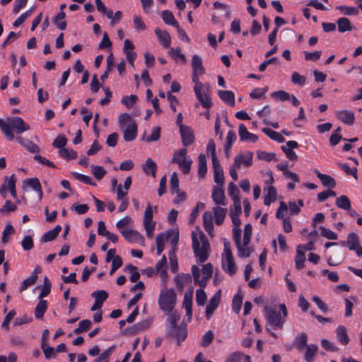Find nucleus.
I'll list each match as a JSON object with an SVG mask.
<instances>
[{"instance_id":"1","label":"nucleus","mask_w":362,"mask_h":362,"mask_svg":"<svg viewBox=\"0 0 362 362\" xmlns=\"http://www.w3.org/2000/svg\"><path fill=\"white\" fill-rule=\"evenodd\" d=\"M264 313L267 324L274 329L283 328L288 315V311L284 304H276L268 302L264 305Z\"/></svg>"},{"instance_id":"2","label":"nucleus","mask_w":362,"mask_h":362,"mask_svg":"<svg viewBox=\"0 0 362 362\" xmlns=\"http://www.w3.org/2000/svg\"><path fill=\"white\" fill-rule=\"evenodd\" d=\"M192 248L198 262H206L210 254V244L205 234L197 228L192 232Z\"/></svg>"},{"instance_id":"3","label":"nucleus","mask_w":362,"mask_h":362,"mask_svg":"<svg viewBox=\"0 0 362 362\" xmlns=\"http://www.w3.org/2000/svg\"><path fill=\"white\" fill-rule=\"evenodd\" d=\"M0 129L4 135L9 139H14V132L21 134L30 129L28 124L19 117H8L6 120L0 118Z\"/></svg>"},{"instance_id":"4","label":"nucleus","mask_w":362,"mask_h":362,"mask_svg":"<svg viewBox=\"0 0 362 362\" xmlns=\"http://www.w3.org/2000/svg\"><path fill=\"white\" fill-rule=\"evenodd\" d=\"M253 153L244 151L238 153L234 158L233 163L230 167L229 173L234 181L238 180L237 169L249 168L252 164Z\"/></svg>"},{"instance_id":"5","label":"nucleus","mask_w":362,"mask_h":362,"mask_svg":"<svg viewBox=\"0 0 362 362\" xmlns=\"http://www.w3.org/2000/svg\"><path fill=\"white\" fill-rule=\"evenodd\" d=\"M118 122L120 128L123 129L124 141L134 140L137 136V125L131 116L127 113L120 114Z\"/></svg>"},{"instance_id":"6","label":"nucleus","mask_w":362,"mask_h":362,"mask_svg":"<svg viewBox=\"0 0 362 362\" xmlns=\"http://www.w3.org/2000/svg\"><path fill=\"white\" fill-rule=\"evenodd\" d=\"M158 305L161 310L165 313L172 312L176 305L177 297L173 288H163L158 297Z\"/></svg>"},{"instance_id":"7","label":"nucleus","mask_w":362,"mask_h":362,"mask_svg":"<svg viewBox=\"0 0 362 362\" xmlns=\"http://www.w3.org/2000/svg\"><path fill=\"white\" fill-rule=\"evenodd\" d=\"M223 251L221 255V267L223 270L232 276L237 271V266L232 254L230 244L226 239L223 240Z\"/></svg>"},{"instance_id":"8","label":"nucleus","mask_w":362,"mask_h":362,"mask_svg":"<svg viewBox=\"0 0 362 362\" xmlns=\"http://www.w3.org/2000/svg\"><path fill=\"white\" fill-rule=\"evenodd\" d=\"M171 162L177 163L184 174L189 173L192 163V159L187 156L186 148L176 151L173 154Z\"/></svg>"},{"instance_id":"9","label":"nucleus","mask_w":362,"mask_h":362,"mask_svg":"<svg viewBox=\"0 0 362 362\" xmlns=\"http://www.w3.org/2000/svg\"><path fill=\"white\" fill-rule=\"evenodd\" d=\"M193 82L194 83V90L197 99L204 107H210L212 105V103L209 95L204 90L203 83L199 81V79Z\"/></svg>"},{"instance_id":"10","label":"nucleus","mask_w":362,"mask_h":362,"mask_svg":"<svg viewBox=\"0 0 362 362\" xmlns=\"http://www.w3.org/2000/svg\"><path fill=\"white\" fill-rule=\"evenodd\" d=\"M144 226L146 232V235L151 238L153 235V231L156 227V223L153 221V209L151 205L148 203L144 211Z\"/></svg>"},{"instance_id":"11","label":"nucleus","mask_w":362,"mask_h":362,"mask_svg":"<svg viewBox=\"0 0 362 362\" xmlns=\"http://www.w3.org/2000/svg\"><path fill=\"white\" fill-rule=\"evenodd\" d=\"M192 81L199 80V77L205 73V69L202 64V59L198 54H194L192 59Z\"/></svg>"},{"instance_id":"12","label":"nucleus","mask_w":362,"mask_h":362,"mask_svg":"<svg viewBox=\"0 0 362 362\" xmlns=\"http://www.w3.org/2000/svg\"><path fill=\"white\" fill-rule=\"evenodd\" d=\"M178 232L175 230H169L165 233H160L156 238V245H164L167 240L170 239L173 247L176 246L178 242Z\"/></svg>"},{"instance_id":"13","label":"nucleus","mask_w":362,"mask_h":362,"mask_svg":"<svg viewBox=\"0 0 362 362\" xmlns=\"http://www.w3.org/2000/svg\"><path fill=\"white\" fill-rule=\"evenodd\" d=\"M334 115L338 120L346 125L351 126L355 122V114L349 110H339L334 112Z\"/></svg>"},{"instance_id":"14","label":"nucleus","mask_w":362,"mask_h":362,"mask_svg":"<svg viewBox=\"0 0 362 362\" xmlns=\"http://www.w3.org/2000/svg\"><path fill=\"white\" fill-rule=\"evenodd\" d=\"M347 246L349 250H354L358 257H362V247L359 245V238L356 233H351L348 235Z\"/></svg>"},{"instance_id":"15","label":"nucleus","mask_w":362,"mask_h":362,"mask_svg":"<svg viewBox=\"0 0 362 362\" xmlns=\"http://www.w3.org/2000/svg\"><path fill=\"white\" fill-rule=\"evenodd\" d=\"M121 233L123 235V237L129 242L136 243L141 245L144 244V238L136 230H122Z\"/></svg>"},{"instance_id":"16","label":"nucleus","mask_w":362,"mask_h":362,"mask_svg":"<svg viewBox=\"0 0 362 362\" xmlns=\"http://www.w3.org/2000/svg\"><path fill=\"white\" fill-rule=\"evenodd\" d=\"M299 146L298 144L296 141H288L285 145L281 146V149L286 154L288 159L291 160H297V155L293 151V148H297Z\"/></svg>"},{"instance_id":"17","label":"nucleus","mask_w":362,"mask_h":362,"mask_svg":"<svg viewBox=\"0 0 362 362\" xmlns=\"http://www.w3.org/2000/svg\"><path fill=\"white\" fill-rule=\"evenodd\" d=\"M277 191L273 185L264 187V204L266 206H269L272 202H274L277 199Z\"/></svg>"},{"instance_id":"18","label":"nucleus","mask_w":362,"mask_h":362,"mask_svg":"<svg viewBox=\"0 0 362 362\" xmlns=\"http://www.w3.org/2000/svg\"><path fill=\"white\" fill-rule=\"evenodd\" d=\"M221 299L220 291L216 292L213 297L210 299L206 308V317L207 320H209L213 315L215 310L217 308Z\"/></svg>"},{"instance_id":"19","label":"nucleus","mask_w":362,"mask_h":362,"mask_svg":"<svg viewBox=\"0 0 362 362\" xmlns=\"http://www.w3.org/2000/svg\"><path fill=\"white\" fill-rule=\"evenodd\" d=\"M23 188L26 190L28 188H31L37 192L40 199L42 197V190L41 184L37 178H29L26 179L23 182Z\"/></svg>"},{"instance_id":"20","label":"nucleus","mask_w":362,"mask_h":362,"mask_svg":"<svg viewBox=\"0 0 362 362\" xmlns=\"http://www.w3.org/2000/svg\"><path fill=\"white\" fill-rule=\"evenodd\" d=\"M180 134L184 146H187L192 144L194 141V136L192 130L188 127L180 125Z\"/></svg>"},{"instance_id":"21","label":"nucleus","mask_w":362,"mask_h":362,"mask_svg":"<svg viewBox=\"0 0 362 362\" xmlns=\"http://www.w3.org/2000/svg\"><path fill=\"white\" fill-rule=\"evenodd\" d=\"M238 134L241 141L255 143L257 141V136L247 131L243 124H240L238 127Z\"/></svg>"},{"instance_id":"22","label":"nucleus","mask_w":362,"mask_h":362,"mask_svg":"<svg viewBox=\"0 0 362 362\" xmlns=\"http://www.w3.org/2000/svg\"><path fill=\"white\" fill-rule=\"evenodd\" d=\"M155 34L160 44L165 48L170 47L171 44V37L166 30H163L159 28L155 29Z\"/></svg>"},{"instance_id":"23","label":"nucleus","mask_w":362,"mask_h":362,"mask_svg":"<svg viewBox=\"0 0 362 362\" xmlns=\"http://www.w3.org/2000/svg\"><path fill=\"white\" fill-rule=\"evenodd\" d=\"M211 197L217 206H226L227 204L223 190L218 187H214Z\"/></svg>"},{"instance_id":"24","label":"nucleus","mask_w":362,"mask_h":362,"mask_svg":"<svg viewBox=\"0 0 362 362\" xmlns=\"http://www.w3.org/2000/svg\"><path fill=\"white\" fill-rule=\"evenodd\" d=\"M250 242H245V240H243V241L240 240L235 243L238 249V255L240 257L245 258L250 255L252 248L250 247Z\"/></svg>"},{"instance_id":"25","label":"nucleus","mask_w":362,"mask_h":362,"mask_svg":"<svg viewBox=\"0 0 362 362\" xmlns=\"http://www.w3.org/2000/svg\"><path fill=\"white\" fill-rule=\"evenodd\" d=\"M212 211L214 214L216 224H222L228 213V209L221 206H216L212 209Z\"/></svg>"},{"instance_id":"26","label":"nucleus","mask_w":362,"mask_h":362,"mask_svg":"<svg viewBox=\"0 0 362 362\" xmlns=\"http://www.w3.org/2000/svg\"><path fill=\"white\" fill-rule=\"evenodd\" d=\"M203 226L206 231L211 235L214 234L213 216L211 211H206L203 215Z\"/></svg>"},{"instance_id":"27","label":"nucleus","mask_w":362,"mask_h":362,"mask_svg":"<svg viewBox=\"0 0 362 362\" xmlns=\"http://www.w3.org/2000/svg\"><path fill=\"white\" fill-rule=\"evenodd\" d=\"M336 336L338 341L343 345H346L349 342L347 329L344 326L339 325L337 327Z\"/></svg>"},{"instance_id":"28","label":"nucleus","mask_w":362,"mask_h":362,"mask_svg":"<svg viewBox=\"0 0 362 362\" xmlns=\"http://www.w3.org/2000/svg\"><path fill=\"white\" fill-rule=\"evenodd\" d=\"M168 54L176 62L185 64L187 59L185 55L182 53L180 47H170L168 50Z\"/></svg>"},{"instance_id":"29","label":"nucleus","mask_w":362,"mask_h":362,"mask_svg":"<svg viewBox=\"0 0 362 362\" xmlns=\"http://www.w3.org/2000/svg\"><path fill=\"white\" fill-rule=\"evenodd\" d=\"M16 140L21 145H22L30 153H37L40 151L39 147L30 139L18 137Z\"/></svg>"},{"instance_id":"30","label":"nucleus","mask_w":362,"mask_h":362,"mask_svg":"<svg viewBox=\"0 0 362 362\" xmlns=\"http://www.w3.org/2000/svg\"><path fill=\"white\" fill-rule=\"evenodd\" d=\"M176 286L178 289L183 288L191 281V276L189 274H179L175 278Z\"/></svg>"},{"instance_id":"31","label":"nucleus","mask_w":362,"mask_h":362,"mask_svg":"<svg viewBox=\"0 0 362 362\" xmlns=\"http://www.w3.org/2000/svg\"><path fill=\"white\" fill-rule=\"evenodd\" d=\"M218 95L226 103L230 106L235 104V95L230 90H218Z\"/></svg>"},{"instance_id":"32","label":"nucleus","mask_w":362,"mask_h":362,"mask_svg":"<svg viewBox=\"0 0 362 362\" xmlns=\"http://www.w3.org/2000/svg\"><path fill=\"white\" fill-rule=\"evenodd\" d=\"M166 264L167 259L165 256H163V257L157 262L156 264V269L157 272H158L160 275V277L165 281L168 277V274L166 272Z\"/></svg>"},{"instance_id":"33","label":"nucleus","mask_w":362,"mask_h":362,"mask_svg":"<svg viewBox=\"0 0 362 362\" xmlns=\"http://www.w3.org/2000/svg\"><path fill=\"white\" fill-rule=\"evenodd\" d=\"M156 164L151 158H147L145 164L143 165L144 173L156 177Z\"/></svg>"},{"instance_id":"34","label":"nucleus","mask_w":362,"mask_h":362,"mask_svg":"<svg viewBox=\"0 0 362 362\" xmlns=\"http://www.w3.org/2000/svg\"><path fill=\"white\" fill-rule=\"evenodd\" d=\"M305 261V255L304 251L302 250L301 245H298L296 250V255L295 257V263L297 269H300L304 267Z\"/></svg>"},{"instance_id":"35","label":"nucleus","mask_w":362,"mask_h":362,"mask_svg":"<svg viewBox=\"0 0 362 362\" xmlns=\"http://www.w3.org/2000/svg\"><path fill=\"white\" fill-rule=\"evenodd\" d=\"M317 177L320 180L322 185L325 187H334L336 185L335 180L332 177L322 174L317 170L315 171Z\"/></svg>"},{"instance_id":"36","label":"nucleus","mask_w":362,"mask_h":362,"mask_svg":"<svg viewBox=\"0 0 362 362\" xmlns=\"http://www.w3.org/2000/svg\"><path fill=\"white\" fill-rule=\"evenodd\" d=\"M62 230V227L59 225L56 226L53 229L45 233L42 238V241L49 242L53 240L59 233Z\"/></svg>"},{"instance_id":"37","label":"nucleus","mask_w":362,"mask_h":362,"mask_svg":"<svg viewBox=\"0 0 362 362\" xmlns=\"http://www.w3.org/2000/svg\"><path fill=\"white\" fill-rule=\"evenodd\" d=\"M338 30L340 33H344L352 30V25L350 21L346 18H340L337 21Z\"/></svg>"},{"instance_id":"38","label":"nucleus","mask_w":362,"mask_h":362,"mask_svg":"<svg viewBox=\"0 0 362 362\" xmlns=\"http://www.w3.org/2000/svg\"><path fill=\"white\" fill-rule=\"evenodd\" d=\"M161 16L163 21L168 24L170 25L173 27H177L178 22L175 18L173 13L168 10L163 11L161 13Z\"/></svg>"},{"instance_id":"39","label":"nucleus","mask_w":362,"mask_h":362,"mask_svg":"<svg viewBox=\"0 0 362 362\" xmlns=\"http://www.w3.org/2000/svg\"><path fill=\"white\" fill-rule=\"evenodd\" d=\"M161 129L160 127L154 126L151 129V134L150 136H143V140L146 142L156 141L160 139Z\"/></svg>"},{"instance_id":"40","label":"nucleus","mask_w":362,"mask_h":362,"mask_svg":"<svg viewBox=\"0 0 362 362\" xmlns=\"http://www.w3.org/2000/svg\"><path fill=\"white\" fill-rule=\"evenodd\" d=\"M262 132L274 141L279 143L285 141L284 137L280 133L275 132L270 128H263Z\"/></svg>"},{"instance_id":"41","label":"nucleus","mask_w":362,"mask_h":362,"mask_svg":"<svg viewBox=\"0 0 362 362\" xmlns=\"http://www.w3.org/2000/svg\"><path fill=\"white\" fill-rule=\"evenodd\" d=\"M336 205L339 209L349 211L351 209V202L345 195H341L336 199Z\"/></svg>"},{"instance_id":"42","label":"nucleus","mask_w":362,"mask_h":362,"mask_svg":"<svg viewBox=\"0 0 362 362\" xmlns=\"http://www.w3.org/2000/svg\"><path fill=\"white\" fill-rule=\"evenodd\" d=\"M47 309V300L40 299L35 308V316L41 318Z\"/></svg>"},{"instance_id":"43","label":"nucleus","mask_w":362,"mask_h":362,"mask_svg":"<svg viewBox=\"0 0 362 362\" xmlns=\"http://www.w3.org/2000/svg\"><path fill=\"white\" fill-rule=\"evenodd\" d=\"M199 168L198 175L200 177H204L207 172L206 160L205 155L200 154L198 158Z\"/></svg>"},{"instance_id":"44","label":"nucleus","mask_w":362,"mask_h":362,"mask_svg":"<svg viewBox=\"0 0 362 362\" xmlns=\"http://www.w3.org/2000/svg\"><path fill=\"white\" fill-rule=\"evenodd\" d=\"M170 313V314L169 315L167 321L170 325V330L173 331L176 328L177 322L180 320V315L177 311L173 310Z\"/></svg>"},{"instance_id":"45","label":"nucleus","mask_w":362,"mask_h":362,"mask_svg":"<svg viewBox=\"0 0 362 362\" xmlns=\"http://www.w3.org/2000/svg\"><path fill=\"white\" fill-rule=\"evenodd\" d=\"M318 350V347L315 344H310L307 346L305 352V359L307 362H313V357Z\"/></svg>"},{"instance_id":"46","label":"nucleus","mask_w":362,"mask_h":362,"mask_svg":"<svg viewBox=\"0 0 362 362\" xmlns=\"http://www.w3.org/2000/svg\"><path fill=\"white\" fill-rule=\"evenodd\" d=\"M336 9L341 11L342 14L347 16H356L359 13L358 8L353 6H339L336 8Z\"/></svg>"},{"instance_id":"47","label":"nucleus","mask_w":362,"mask_h":362,"mask_svg":"<svg viewBox=\"0 0 362 362\" xmlns=\"http://www.w3.org/2000/svg\"><path fill=\"white\" fill-rule=\"evenodd\" d=\"M65 13L64 11H60L53 20L54 23L60 29L64 30L66 27V23L64 21L65 18Z\"/></svg>"},{"instance_id":"48","label":"nucleus","mask_w":362,"mask_h":362,"mask_svg":"<svg viewBox=\"0 0 362 362\" xmlns=\"http://www.w3.org/2000/svg\"><path fill=\"white\" fill-rule=\"evenodd\" d=\"M90 168L92 174L98 180H101L107 173L105 168L100 165H92Z\"/></svg>"},{"instance_id":"49","label":"nucleus","mask_w":362,"mask_h":362,"mask_svg":"<svg viewBox=\"0 0 362 362\" xmlns=\"http://www.w3.org/2000/svg\"><path fill=\"white\" fill-rule=\"evenodd\" d=\"M271 97L276 100L279 101H287L291 100V95L284 90H279L273 92L271 94Z\"/></svg>"},{"instance_id":"50","label":"nucleus","mask_w":362,"mask_h":362,"mask_svg":"<svg viewBox=\"0 0 362 362\" xmlns=\"http://www.w3.org/2000/svg\"><path fill=\"white\" fill-rule=\"evenodd\" d=\"M307 334L303 333L296 337L295 340V346L299 351H302L304 348H306L307 346H308L307 344Z\"/></svg>"},{"instance_id":"51","label":"nucleus","mask_w":362,"mask_h":362,"mask_svg":"<svg viewBox=\"0 0 362 362\" xmlns=\"http://www.w3.org/2000/svg\"><path fill=\"white\" fill-rule=\"evenodd\" d=\"M51 286L52 284L49 279L47 276H45L43 279V286L41 293L39 295L40 299H42V298L48 296V294L50 293Z\"/></svg>"},{"instance_id":"52","label":"nucleus","mask_w":362,"mask_h":362,"mask_svg":"<svg viewBox=\"0 0 362 362\" xmlns=\"http://www.w3.org/2000/svg\"><path fill=\"white\" fill-rule=\"evenodd\" d=\"M92 325L91 321L89 320H81L78 327L74 330V334H78L81 332L88 330Z\"/></svg>"},{"instance_id":"53","label":"nucleus","mask_w":362,"mask_h":362,"mask_svg":"<svg viewBox=\"0 0 362 362\" xmlns=\"http://www.w3.org/2000/svg\"><path fill=\"white\" fill-rule=\"evenodd\" d=\"M133 23L134 28L137 32H142L146 29V25L141 16L135 15Z\"/></svg>"},{"instance_id":"54","label":"nucleus","mask_w":362,"mask_h":362,"mask_svg":"<svg viewBox=\"0 0 362 362\" xmlns=\"http://www.w3.org/2000/svg\"><path fill=\"white\" fill-rule=\"evenodd\" d=\"M59 153L62 158H64L66 160H71L77 158V153L72 149L64 148L59 150Z\"/></svg>"},{"instance_id":"55","label":"nucleus","mask_w":362,"mask_h":362,"mask_svg":"<svg viewBox=\"0 0 362 362\" xmlns=\"http://www.w3.org/2000/svg\"><path fill=\"white\" fill-rule=\"evenodd\" d=\"M320 235L328 240H337L338 238L337 233L329 228L325 227H320Z\"/></svg>"},{"instance_id":"56","label":"nucleus","mask_w":362,"mask_h":362,"mask_svg":"<svg viewBox=\"0 0 362 362\" xmlns=\"http://www.w3.org/2000/svg\"><path fill=\"white\" fill-rule=\"evenodd\" d=\"M17 209L16 204L12 203L11 201L7 200L4 205L1 208L0 213L3 214H8L10 212L16 211Z\"/></svg>"},{"instance_id":"57","label":"nucleus","mask_w":362,"mask_h":362,"mask_svg":"<svg viewBox=\"0 0 362 362\" xmlns=\"http://www.w3.org/2000/svg\"><path fill=\"white\" fill-rule=\"evenodd\" d=\"M91 296L95 298V300L100 302V303L103 304V302L107 298L108 293L105 291L100 290L94 291Z\"/></svg>"},{"instance_id":"58","label":"nucleus","mask_w":362,"mask_h":362,"mask_svg":"<svg viewBox=\"0 0 362 362\" xmlns=\"http://www.w3.org/2000/svg\"><path fill=\"white\" fill-rule=\"evenodd\" d=\"M41 348L46 358H51L55 356L54 348L49 346L47 343H41Z\"/></svg>"},{"instance_id":"59","label":"nucleus","mask_w":362,"mask_h":362,"mask_svg":"<svg viewBox=\"0 0 362 362\" xmlns=\"http://www.w3.org/2000/svg\"><path fill=\"white\" fill-rule=\"evenodd\" d=\"M206 300V294L202 288L196 291V303L198 305H204Z\"/></svg>"},{"instance_id":"60","label":"nucleus","mask_w":362,"mask_h":362,"mask_svg":"<svg viewBox=\"0 0 362 362\" xmlns=\"http://www.w3.org/2000/svg\"><path fill=\"white\" fill-rule=\"evenodd\" d=\"M228 194L232 198L233 201L236 199H240L239 197V190L237 186L233 182H230L228 185Z\"/></svg>"},{"instance_id":"61","label":"nucleus","mask_w":362,"mask_h":362,"mask_svg":"<svg viewBox=\"0 0 362 362\" xmlns=\"http://www.w3.org/2000/svg\"><path fill=\"white\" fill-rule=\"evenodd\" d=\"M169 259L171 271L174 273L177 272L178 269V262L174 250H172L169 252Z\"/></svg>"},{"instance_id":"62","label":"nucleus","mask_w":362,"mask_h":362,"mask_svg":"<svg viewBox=\"0 0 362 362\" xmlns=\"http://www.w3.org/2000/svg\"><path fill=\"white\" fill-rule=\"evenodd\" d=\"M288 206L284 202H281L279 204V207L276 211V216L277 218L283 220V218H286L285 216L287 214Z\"/></svg>"},{"instance_id":"63","label":"nucleus","mask_w":362,"mask_h":362,"mask_svg":"<svg viewBox=\"0 0 362 362\" xmlns=\"http://www.w3.org/2000/svg\"><path fill=\"white\" fill-rule=\"evenodd\" d=\"M179 189V180L176 173H173L170 176V191L172 194Z\"/></svg>"},{"instance_id":"64","label":"nucleus","mask_w":362,"mask_h":362,"mask_svg":"<svg viewBox=\"0 0 362 362\" xmlns=\"http://www.w3.org/2000/svg\"><path fill=\"white\" fill-rule=\"evenodd\" d=\"M67 143V139L63 135L58 136L53 141V146L59 150L64 148Z\"/></svg>"}]
</instances>
